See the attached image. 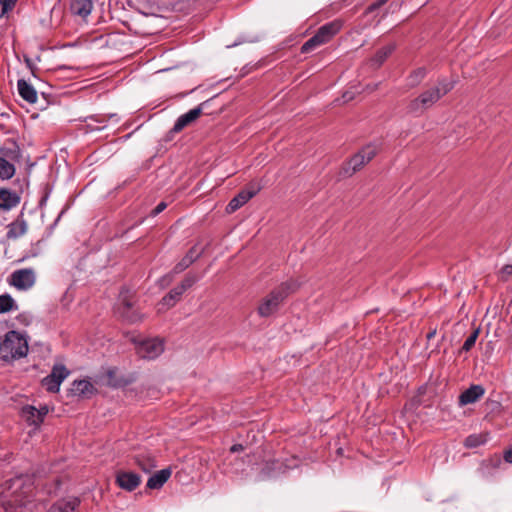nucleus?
Instances as JSON below:
<instances>
[{
  "mask_svg": "<svg viewBox=\"0 0 512 512\" xmlns=\"http://www.w3.org/2000/svg\"><path fill=\"white\" fill-rule=\"evenodd\" d=\"M456 81L445 77L437 79L436 85L422 91L417 97L412 99L407 107L408 114L419 117L429 108L435 105L443 96L448 94L455 87Z\"/></svg>",
  "mask_w": 512,
  "mask_h": 512,
  "instance_id": "1",
  "label": "nucleus"
},
{
  "mask_svg": "<svg viewBox=\"0 0 512 512\" xmlns=\"http://www.w3.org/2000/svg\"><path fill=\"white\" fill-rule=\"evenodd\" d=\"M299 285L294 280L282 282L259 303L257 313L262 318H267L277 313L285 299L297 290Z\"/></svg>",
  "mask_w": 512,
  "mask_h": 512,
  "instance_id": "2",
  "label": "nucleus"
},
{
  "mask_svg": "<svg viewBox=\"0 0 512 512\" xmlns=\"http://www.w3.org/2000/svg\"><path fill=\"white\" fill-rule=\"evenodd\" d=\"M29 350L27 338L18 331H8L2 341V351L5 354L2 359L11 362L27 355Z\"/></svg>",
  "mask_w": 512,
  "mask_h": 512,
  "instance_id": "3",
  "label": "nucleus"
},
{
  "mask_svg": "<svg viewBox=\"0 0 512 512\" xmlns=\"http://www.w3.org/2000/svg\"><path fill=\"white\" fill-rule=\"evenodd\" d=\"M342 23L338 20L328 22L318 28L316 33L301 47V53H309L315 48L329 42L340 30Z\"/></svg>",
  "mask_w": 512,
  "mask_h": 512,
  "instance_id": "4",
  "label": "nucleus"
},
{
  "mask_svg": "<svg viewBox=\"0 0 512 512\" xmlns=\"http://www.w3.org/2000/svg\"><path fill=\"white\" fill-rule=\"evenodd\" d=\"M377 154V150L372 145L363 147L358 153L354 154L347 162H345L341 169V174L344 177H350L359 171L365 164L370 162Z\"/></svg>",
  "mask_w": 512,
  "mask_h": 512,
  "instance_id": "5",
  "label": "nucleus"
},
{
  "mask_svg": "<svg viewBox=\"0 0 512 512\" xmlns=\"http://www.w3.org/2000/svg\"><path fill=\"white\" fill-rule=\"evenodd\" d=\"M36 275L32 268L15 270L8 278V283L20 291H27L34 286Z\"/></svg>",
  "mask_w": 512,
  "mask_h": 512,
  "instance_id": "6",
  "label": "nucleus"
},
{
  "mask_svg": "<svg viewBox=\"0 0 512 512\" xmlns=\"http://www.w3.org/2000/svg\"><path fill=\"white\" fill-rule=\"evenodd\" d=\"M204 249H197V246L194 245L191 247L185 256L173 267L172 271L163 276L161 281H165L169 283L174 275L179 274L190 267L197 259H199L203 253Z\"/></svg>",
  "mask_w": 512,
  "mask_h": 512,
  "instance_id": "7",
  "label": "nucleus"
},
{
  "mask_svg": "<svg viewBox=\"0 0 512 512\" xmlns=\"http://www.w3.org/2000/svg\"><path fill=\"white\" fill-rule=\"evenodd\" d=\"M164 351V343L158 338L147 339L137 346V354L143 359L152 360Z\"/></svg>",
  "mask_w": 512,
  "mask_h": 512,
  "instance_id": "8",
  "label": "nucleus"
},
{
  "mask_svg": "<svg viewBox=\"0 0 512 512\" xmlns=\"http://www.w3.org/2000/svg\"><path fill=\"white\" fill-rule=\"evenodd\" d=\"M210 100H206L202 103H200L197 107L189 110L188 112L182 114L179 116L173 126V128L170 130V133H179L181 132L185 127L196 121L200 115L203 113L205 107L208 105Z\"/></svg>",
  "mask_w": 512,
  "mask_h": 512,
  "instance_id": "9",
  "label": "nucleus"
},
{
  "mask_svg": "<svg viewBox=\"0 0 512 512\" xmlns=\"http://www.w3.org/2000/svg\"><path fill=\"white\" fill-rule=\"evenodd\" d=\"M117 313L128 323H137L142 320L140 313L134 309L132 302L121 294L120 303L117 306Z\"/></svg>",
  "mask_w": 512,
  "mask_h": 512,
  "instance_id": "10",
  "label": "nucleus"
},
{
  "mask_svg": "<svg viewBox=\"0 0 512 512\" xmlns=\"http://www.w3.org/2000/svg\"><path fill=\"white\" fill-rule=\"evenodd\" d=\"M116 483L126 491H134L141 483V477L134 472L119 471L116 475Z\"/></svg>",
  "mask_w": 512,
  "mask_h": 512,
  "instance_id": "11",
  "label": "nucleus"
},
{
  "mask_svg": "<svg viewBox=\"0 0 512 512\" xmlns=\"http://www.w3.org/2000/svg\"><path fill=\"white\" fill-rule=\"evenodd\" d=\"M259 191L257 189H244L241 190L236 196H234L228 203L226 211L233 213L245 205L250 199H252Z\"/></svg>",
  "mask_w": 512,
  "mask_h": 512,
  "instance_id": "12",
  "label": "nucleus"
},
{
  "mask_svg": "<svg viewBox=\"0 0 512 512\" xmlns=\"http://www.w3.org/2000/svg\"><path fill=\"white\" fill-rule=\"evenodd\" d=\"M69 392L73 396L89 398L96 392V388L89 380H86V379L75 380L72 383L71 388L69 389Z\"/></svg>",
  "mask_w": 512,
  "mask_h": 512,
  "instance_id": "13",
  "label": "nucleus"
},
{
  "mask_svg": "<svg viewBox=\"0 0 512 512\" xmlns=\"http://www.w3.org/2000/svg\"><path fill=\"white\" fill-rule=\"evenodd\" d=\"M485 393V389L482 385H471L469 388L464 390L459 396V404L465 406L468 404L475 403Z\"/></svg>",
  "mask_w": 512,
  "mask_h": 512,
  "instance_id": "14",
  "label": "nucleus"
},
{
  "mask_svg": "<svg viewBox=\"0 0 512 512\" xmlns=\"http://www.w3.org/2000/svg\"><path fill=\"white\" fill-rule=\"evenodd\" d=\"M20 196L8 188H0V209L9 211L20 203Z\"/></svg>",
  "mask_w": 512,
  "mask_h": 512,
  "instance_id": "15",
  "label": "nucleus"
},
{
  "mask_svg": "<svg viewBox=\"0 0 512 512\" xmlns=\"http://www.w3.org/2000/svg\"><path fill=\"white\" fill-rule=\"evenodd\" d=\"M133 459L134 463L145 473H150L157 466L155 457L148 451L135 454Z\"/></svg>",
  "mask_w": 512,
  "mask_h": 512,
  "instance_id": "16",
  "label": "nucleus"
},
{
  "mask_svg": "<svg viewBox=\"0 0 512 512\" xmlns=\"http://www.w3.org/2000/svg\"><path fill=\"white\" fill-rule=\"evenodd\" d=\"M94 7L93 0H70V12L82 19L87 18Z\"/></svg>",
  "mask_w": 512,
  "mask_h": 512,
  "instance_id": "17",
  "label": "nucleus"
},
{
  "mask_svg": "<svg viewBox=\"0 0 512 512\" xmlns=\"http://www.w3.org/2000/svg\"><path fill=\"white\" fill-rule=\"evenodd\" d=\"M27 232V222L23 217V213H21L16 220L11 222L7 226V233L6 237L7 239H17L21 236H23Z\"/></svg>",
  "mask_w": 512,
  "mask_h": 512,
  "instance_id": "18",
  "label": "nucleus"
},
{
  "mask_svg": "<svg viewBox=\"0 0 512 512\" xmlns=\"http://www.w3.org/2000/svg\"><path fill=\"white\" fill-rule=\"evenodd\" d=\"M172 469L170 467L164 468L151 475L147 481V488L160 489L171 477Z\"/></svg>",
  "mask_w": 512,
  "mask_h": 512,
  "instance_id": "19",
  "label": "nucleus"
},
{
  "mask_svg": "<svg viewBox=\"0 0 512 512\" xmlns=\"http://www.w3.org/2000/svg\"><path fill=\"white\" fill-rule=\"evenodd\" d=\"M17 89L19 95L28 103L34 104L37 102L38 96L36 89L24 79L17 81Z\"/></svg>",
  "mask_w": 512,
  "mask_h": 512,
  "instance_id": "20",
  "label": "nucleus"
},
{
  "mask_svg": "<svg viewBox=\"0 0 512 512\" xmlns=\"http://www.w3.org/2000/svg\"><path fill=\"white\" fill-rule=\"evenodd\" d=\"M20 416L30 426L39 427L42 424V419L39 418L37 408L32 405H25L20 410Z\"/></svg>",
  "mask_w": 512,
  "mask_h": 512,
  "instance_id": "21",
  "label": "nucleus"
},
{
  "mask_svg": "<svg viewBox=\"0 0 512 512\" xmlns=\"http://www.w3.org/2000/svg\"><path fill=\"white\" fill-rule=\"evenodd\" d=\"M79 503L80 501L76 497L70 498L68 500L62 499L55 502L47 512H73Z\"/></svg>",
  "mask_w": 512,
  "mask_h": 512,
  "instance_id": "22",
  "label": "nucleus"
},
{
  "mask_svg": "<svg viewBox=\"0 0 512 512\" xmlns=\"http://www.w3.org/2000/svg\"><path fill=\"white\" fill-rule=\"evenodd\" d=\"M283 463L279 459L268 460L261 469V476L271 477L277 473L283 472Z\"/></svg>",
  "mask_w": 512,
  "mask_h": 512,
  "instance_id": "23",
  "label": "nucleus"
},
{
  "mask_svg": "<svg viewBox=\"0 0 512 512\" xmlns=\"http://www.w3.org/2000/svg\"><path fill=\"white\" fill-rule=\"evenodd\" d=\"M427 76L425 67H418L407 76V85L409 88L417 87Z\"/></svg>",
  "mask_w": 512,
  "mask_h": 512,
  "instance_id": "24",
  "label": "nucleus"
},
{
  "mask_svg": "<svg viewBox=\"0 0 512 512\" xmlns=\"http://www.w3.org/2000/svg\"><path fill=\"white\" fill-rule=\"evenodd\" d=\"M394 50V44H388L386 46L381 47L372 57V63L377 67L381 66Z\"/></svg>",
  "mask_w": 512,
  "mask_h": 512,
  "instance_id": "25",
  "label": "nucleus"
},
{
  "mask_svg": "<svg viewBox=\"0 0 512 512\" xmlns=\"http://www.w3.org/2000/svg\"><path fill=\"white\" fill-rule=\"evenodd\" d=\"M183 293L184 292L179 290V287L176 286L162 298L160 304L166 306L167 308H171L180 300Z\"/></svg>",
  "mask_w": 512,
  "mask_h": 512,
  "instance_id": "26",
  "label": "nucleus"
},
{
  "mask_svg": "<svg viewBox=\"0 0 512 512\" xmlns=\"http://www.w3.org/2000/svg\"><path fill=\"white\" fill-rule=\"evenodd\" d=\"M16 172L14 164L8 161L5 157H0V179L9 180Z\"/></svg>",
  "mask_w": 512,
  "mask_h": 512,
  "instance_id": "27",
  "label": "nucleus"
},
{
  "mask_svg": "<svg viewBox=\"0 0 512 512\" xmlns=\"http://www.w3.org/2000/svg\"><path fill=\"white\" fill-rule=\"evenodd\" d=\"M18 306L13 297L8 294L0 295V314L7 313L12 310H17Z\"/></svg>",
  "mask_w": 512,
  "mask_h": 512,
  "instance_id": "28",
  "label": "nucleus"
},
{
  "mask_svg": "<svg viewBox=\"0 0 512 512\" xmlns=\"http://www.w3.org/2000/svg\"><path fill=\"white\" fill-rule=\"evenodd\" d=\"M69 370L63 364H55L51 370L50 376H52L57 382L60 384L67 378L69 375Z\"/></svg>",
  "mask_w": 512,
  "mask_h": 512,
  "instance_id": "29",
  "label": "nucleus"
},
{
  "mask_svg": "<svg viewBox=\"0 0 512 512\" xmlns=\"http://www.w3.org/2000/svg\"><path fill=\"white\" fill-rule=\"evenodd\" d=\"M0 152L3 154V157H5L6 159L8 158L13 161H19V159L21 157V151L16 142L12 143L11 148L4 147L0 150Z\"/></svg>",
  "mask_w": 512,
  "mask_h": 512,
  "instance_id": "30",
  "label": "nucleus"
},
{
  "mask_svg": "<svg viewBox=\"0 0 512 512\" xmlns=\"http://www.w3.org/2000/svg\"><path fill=\"white\" fill-rule=\"evenodd\" d=\"M199 279V275L189 272L188 274L185 275L184 279L177 286L179 287V290L185 292L187 289L191 288L196 282H198Z\"/></svg>",
  "mask_w": 512,
  "mask_h": 512,
  "instance_id": "31",
  "label": "nucleus"
},
{
  "mask_svg": "<svg viewBox=\"0 0 512 512\" xmlns=\"http://www.w3.org/2000/svg\"><path fill=\"white\" fill-rule=\"evenodd\" d=\"M42 386L45 387V389L48 392L56 393L60 389V383L57 382L50 374H48L46 377H44L41 381Z\"/></svg>",
  "mask_w": 512,
  "mask_h": 512,
  "instance_id": "32",
  "label": "nucleus"
},
{
  "mask_svg": "<svg viewBox=\"0 0 512 512\" xmlns=\"http://www.w3.org/2000/svg\"><path fill=\"white\" fill-rule=\"evenodd\" d=\"M485 443V438L482 435L472 434L466 437L464 445L467 448H476Z\"/></svg>",
  "mask_w": 512,
  "mask_h": 512,
  "instance_id": "33",
  "label": "nucleus"
},
{
  "mask_svg": "<svg viewBox=\"0 0 512 512\" xmlns=\"http://www.w3.org/2000/svg\"><path fill=\"white\" fill-rule=\"evenodd\" d=\"M479 333H480V329L477 328L475 329L468 337L467 339L465 340L463 346H462V350L464 351H470L471 348L475 345V342L479 336Z\"/></svg>",
  "mask_w": 512,
  "mask_h": 512,
  "instance_id": "34",
  "label": "nucleus"
},
{
  "mask_svg": "<svg viewBox=\"0 0 512 512\" xmlns=\"http://www.w3.org/2000/svg\"><path fill=\"white\" fill-rule=\"evenodd\" d=\"M16 2H17V0H0V5H1L0 17L5 15L7 12L11 11L14 8Z\"/></svg>",
  "mask_w": 512,
  "mask_h": 512,
  "instance_id": "35",
  "label": "nucleus"
},
{
  "mask_svg": "<svg viewBox=\"0 0 512 512\" xmlns=\"http://www.w3.org/2000/svg\"><path fill=\"white\" fill-rule=\"evenodd\" d=\"M87 120L95 122L98 126L102 127V129H104L106 127L107 119L105 118V116L93 115V116L87 117L86 121Z\"/></svg>",
  "mask_w": 512,
  "mask_h": 512,
  "instance_id": "36",
  "label": "nucleus"
},
{
  "mask_svg": "<svg viewBox=\"0 0 512 512\" xmlns=\"http://www.w3.org/2000/svg\"><path fill=\"white\" fill-rule=\"evenodd\" d=\"M387 2H388V0H376V1L372 2L366 8V13L367 14L373 13L374 11L378 10L380 7H382Z\"/></svg>",
  "mask_w": 512,
  "mask_h": 512,
  "instance_id": "37",
  "label": "nucleus"
},
{
  "mask_svg": "<svg viewBox=\"0 0 512 512\" xmlns=\"http://www.w3.org/2000/svg\"><path fill=\"white\" fill-rule=\"evenodd\" d=\"M114 376H115V371L110 369L108 372H107V377H108V384L112 387H119L121 386V384L114 379Z\"/></svg>",
  "mask_w": 512,
  "mask_h": 512,
  "instance_id": "38",
  "label": "nucleus"
},
{
  "mask_svg": "<svg viewBox=\"0 0 512 512\" xmlns=\"http://www.w3.org/2000/svg\"><path fill=\"white\" fill-rule=\"evenodd\" d=\"M167 207V203L164 201H161L157 204V206L151 211V216H157L162 211H164Z\"/></svg>",
  "mask_w": 512,
  "mask_h": 512,
  "instance_id": "39",
  "label": "nucleus"
},
{
  "mask_svg": "<svg viewBox=\"0 0 512 512\" xmlns=\"http://www.w3.org/2000/svg\"><path fill=\"white\" fill-rule=\"evenodd\" d=\"M50 192H51V190L48 187H46L45 191H44V193H43V195L41 197V199L39 200V207L40 208H42V207H44L46 205V203L48 201V198L50 196Z\"/></svg>",
  "mask_w": 512,
  "mask_h": 512,
  "instance_id": "40",
  "label": "nucleus"
},
{
  "mask_svg": "<svg viewBox=\"0 0 512 512\" xmlns=\"http://www.w3.org/2000/svg\"><path fill=\"white\" fill-rule=\"evenodd\" d=\"M37 413H38V416L40 419H42V422L44 421V418L45 416L47 415L48 413V408L47 406H42L40 407L39 409H37Z\"/></svg>",
  "mask_w": 512,
  "mask_h": 512,
  "instance_id": "41",
  "label": "nucleus"
},
{
  "mask_svg": "<svg viewBox=\"0 0 512 512\" xmlns=\"http://www.w3.org/2000/svg\"><path fill=\"white\" fill-rule=\"evenodd\" d=\"M501 273L505 276H511L512 275V265H504L501 269Z\"/></svg>",
  "mask_w": 512,
  "mask_h": 512,
  "instance_id": "42",
  "label": "nucleus"
},
{
  "mask_svg": "<svg viewBox=\"0 0 512 512\" xmlns=\"http://www.w3.org/2000/svg\"><path fill=\"white\" fill-rule=\"evenodd\" d=\"M86 127L89 131H97L102 129V127L98 126L95 122L92 121L87 123Z\"/></svg>",
  "mask_w": 512,
  "mask_h": 512,
  "instance_id": "43",
  "label": "nucleus"
},
{
  "mask_svg": "<svg viewBox=\"0 0 512 512\" xmlns=\"http://www.w3.org/2000/svg\"><path fill=\"white\" fill-rule=\"evenodd\" d=\"M490 464L494 467V468H497L501 465L502 461L499 457H496L495 459H490L489 460Z\"/></svg>",
  "mask_w": 512,
  "mask_h": 512,
  "instance_id": "44",
  "label": "nucleus"
},
{
  "mask_svg": "<svg viewBox=\"0 0 512 512\" xmlns=\"http://www.w3.org/2000/svg\"><path fill=\"white\" fill-rule=\"evenodd\" d=\"M244 448L241 444H234L231 446L230 448V451L235 453V452H239V451H242Z\"/></svg>",
  "mask_w": 512,
  "mask_h": 512,
  "instance_id": "45",
  "label": "nucleus"
},
{
  "mask_svg": "<svg viewBox=\"0 0 512 512\" xmlns=\"http://www.w3.org/2000/svg\"><path fill=\"white\" fill-rule=\"evenodd\" d=\"M64 212H65L64 210H62V211L60 212V214L58 215V217H57V218H56V220L54 221V223H53L52 227H54L55 225H57V223H58L59 219H60V218H61V216L64 214Z\"/></svg>",
  "mask_w": 512,
  "mask_h": 512,
  "instance_id": "46",
  "label": "nucleus"
},
{
  "mask_svg": "<svg viewBox=\"0 0 512 512\" xmlns=\"http://www.w3.org/2000/svg\"><path fill=\"white\" fill-rule=\"evenodd\" d=\"M436 334V330H433L427 334V339L431 340Z\"/></svg>",
  "mask_w": 512,
  "mask_h": 512,
  "instance_id": "47",
  "label": "nucleus"
}]
</instances>
